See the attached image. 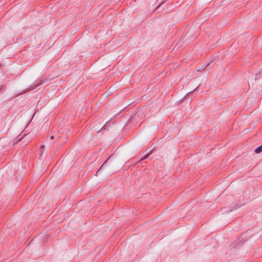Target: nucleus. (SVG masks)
<instances>
[{"instance_id":"1","label":"nucleus","mask_w":262,"mask_h":262,"mask_svg":"<svg viewBox=\"0 0 262 262\" xmlns=\"http://www.w3.org/2000/svg\"><path fill=\"white\" fill-rule=\"evenodd\" d=\"M43 83V82H40L39 83H37V84H36L33 88H30L29 89H28L27 90H26L25 92H24L23 93H26L28 91H31V90H34L36 88H37V86L40 85L41 84H42Z\"/></svg>"},{"instance_id":"2","label":"nucleus","mask_w":262,"mask_h":262,"mask_svg":"<svg viewBox=\"0 0 262 262\" xmlns=\"http://www.w3.org/2000/svg\"><path fill=\"white\" fill-rule=\"evenodd\" d=\"M262 151V145L258 147L255 149V152L257 154H258Z\"/></svg>"},{"instance_id":"3","label":"nucleus","mask_w":262,"mask_h":262,"mask_svg":"<svg viewBox=\"0 0 262 262\" xmlns=\"http://www.w3.org/2000/svg\"><path fill=\"white\" fill-rule=\"evenodd\" d=\"M149 154H146L143 157H142L141 159V160H143L146 158H147L149 156Z\"/></svg>"},{"instance_id":"4","label":"nucleus","mask_w":262,"mask_h":262,"mask_svg":"<svg viewBox=\"0 0 262 262\" xmlns=\"http://www.w3.org/2000/svg\"><path fill=\"white\" fill-rule=\"evenodd\" d=\"M54 138V136L53 135H52V136H51L50 137V139H51V140L53 139Z\"/></svg>"},{"instance_id":"5","label":"nucleus","mask_w":262,"mask_h":262,"mask_svg":"<svg viewBox=\"0 0 262 262\" xmlns=\"http://www.w3.org/2000/svg\"><path fill=\"white\" fill-rule=\"evenodd\" d=\"M45 148V146L44 145H42L41 146H40V148Z\"/></svg>"},{"instance_id":"6","label":"nucleus","mask_w":262,"mask_h":262,"mask_svg":"<svg viewBox=\"0 0 262 262\" xmlns=\"http://www.w3.org/2000/svg\"><path fill=\"white\" fill-rule=\"evenodd\" d=\"M3 86L2 85H0V90L2 89Z\"/></svg>"},{"instance_id":"7","label":"nucleus","mask_w":262,"mask_h":262,"mask_svg":"<svg viewBox=\"0 0 262 262\" xmlns=\"http://www.w3.org/2000/svg\"><path fill=\"white\" fill-rule=\"evenodd\" d=\"M209 63L207 64V66H206V68L207 66H209Z\"/></svg>"}]
</instances>
